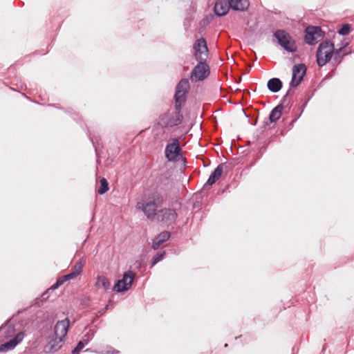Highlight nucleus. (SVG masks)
Instances as JSON below:
<instances>
[{
    "label": "nucleus",
    "instance_id": "f257e3e1",
    "mask_svg": "<svg viewBox=\"0 0 354 354\" xmlns=\"http://www.w3.org/2000/svg\"><path fill=\"white\" fill-rule=\"evenodd\" d=\"M160 184L167 186V189H164L160 185L159 187L151 191L147 196L145 200H142V203L137 204V207L141 209L144 214L150 221L156 219L157 208L166 202L167 199V191L172 189L173 182L169 177H161Z\"/></svg>",
    "mask_w": 354,
    "mask_h": 354
},
{
    "label": "nucleus",
    "instance_id": "f03ea898",
    "mask_svg": "<svg viewBox=\"0 0 354 354\" xmlns=\"http://www.w3.org/2000/svg\"><path fill=\"white\" fill-rule=\"evenodd\" d=\"M9 320L0 327V333H3V337L8 339L12 337L9 341L0 345V353L7 352L13 350L19 343H21L24 337L25 332L21 331L15 335L16 330L13 324H8Z\"/></svg>",
    "mask_w": 354,
    "mask_h": 354
},
{
    "label": "nucleus",
    "instance_id": "7ed1b4c3",
    "mask_svg": "<svg viewBox=\"0 0 354 354\" xmlns=\"http://www.w3.org/2000/svg\"><path fill=\"white\" fill-rule=\"evenodd\" d=\"M183 119L181 109L174 111H168L159 115L156 126L160 128L170 129L181 124Z\"/></svg>",
    "mask_w": 354,
    "mask_h": 354
},
{
    "label": "nucleus",
    "instance_id": "20e7f679",
    "mask_svg": "<svg viewBox=\"0 0 354 354\" xmlns=\"http://www.w3.org/2000/svg\"><path fill=\"white\" fill-rule=\"evenodd\" d=\"M335 46L330 40L322 41L316 51V62L319 67L326 65L332 59Z\"/></svg>",
    "mask_w": 354,
    "mask_h": 354
},
{
    "label": "nucleus",
    "instance_id": "39448f33",
    "mask_svg": "<svg viewBox=\"0 0 354 354\" xmlns=\"http://www.w3.org/2000/svg\"><path fill=\"white\" fill-rule=\"evenodd\" d=\"M190 88L189 80L186 78L181 79L176 86L174 100L176 109H182L186 102L187 94Z\"/></svg>",
    "mask_w": 354,
    "mask_h": 354
},
{
    "label": "nucleus",
    "instance_id": "423d86ee",
    "mask_svg": "<svg viewBox=\"0 0 354 354\" xmlns=\"http://www.w3.org/2000/svg\"><path fill=\"white\" fill-rule=\"evenodd\" d=\"M274 37L277 39L279 44L287 52L295 53L297 46L295 40L284 30H277L274 32Z\"/></svg>",
    "mask_w": 354,
    "mask_h": 354
},
{
    "label": "nucleus",
    "instance_id": "0eeeda50",
    "mask_svg": "<svg viewBox=\"0 0 354 354\" xmlns=\"http://www.w3.org/2000/svg\"><path fill=\"white\" fill-rule=\"evenodd\" d=\"M198 64L191 71L190 79L192 82L203 81L206 79L209 73L210 69L206 61H197Z\"/></svg>",
    "mask_w": 354,
    "mask_h": 354
},
{
    "label": "nucleus",
    "instance_id": "6e6552de",
    "mask_svg": "<svg viewBox=\"0 0 354 354\" xmlns=\"http://www.w3.org/2000/svg\"><path fill=\"white\" fill-rule=\"evenodd\" d=\"M178 214L173 208L165 207L156 212V218L158 221L169 226L176 223Z\"/></svg>",
    "mask_w": 354,
    "mask_h": 354
},
{
    "label": "nucleus",
    "instance_id": "1a4fd4ad",
    "mask_svg": "<svg viewBox=\"0 0 354 354\" xmlns=\"http://www.w3.org/2000/svg\"><path fill=\"white\" fill-rule=\"evenodd\" d=\"M324 35V32L319 26H309L305 30L304 41L308 45H315Z\"/></svg>",
    "mask_w": 354,
    "mask_h": 354
},
{
    "label": "nucleus",
    "instance_id": "9d476101",
    "mask_svg": "<svg viewBox=\"0 0 354 354\" xmlns=\"http://www.w3.org/2000/svg\"><path fill=\"white\" fill-rule=\"evenodd\" d=\"M171 143H168L165 149V158L169 162H176L181 155V149L178 138H172Z\"/></svg>",
    "mask_w": 354,
    "mask_h": 354
},
{
    "label": "nucleus",
    "instance_id": "9b49d317",
    "mask_svg": "<svg viewBox=\"0 0 354 354\" xmlns=\"http://www.w3.org/2000/svg\"><path fill=\"white\" fill-rule=\"evenodd\" d=\"M194 57L196 61H206L208 57L209 50L207 42L203 37L197 39L193 46Z\"/></svg>",
    "mask_w": 354,
    "mask_h": 354
},
{
    "label": "nucleus",
    "instance_id": "f8f14e48",
    "mask_svg": "<svg viewBox=\"0 0 354 354\" xmlns=\"http://www.w3.org/2000/svg\"><path fill=\"white\" fill-rule=\"evenodd\" d=\"M134 274L131 270L125 272L122 279H119L115 284L113 289L117 292L128 290L133 281Z\"/></svg>",
    "mask_w": 354,
    "mask_h": 354
},
{
    "label": "nucleus",
    "instance_id": "ddd939ff",
    "mask_svg": "<svg viewBox=\"0 0 354 354\" xmlns=\"http://www.w3.org/2000/svg\"><path fill=\"white\" fill-rule=\"evenodd\" d=\"M306 72V67L304 64H295L292 67V75L290 82L289 84L290 87L297 86L303 80L304 76Z\"/></svg>",
    "mask_w": 354,
    "mask_h": 354
},
{
    "label": "nucleus",
    "instance_id": "4468645a",
    "mask_svg": "<svg viewBox=\"0 0 354 354\" xmlns=\"http://www.w3.org/2000/svg\"><path fill=\"white\" fill-rule=\"evenodd\" d=\"M69 323L68 318L58 321L54 328L55 336L65 340L69 328Z\"/></svg>",
    "mask_w": 354,
    "mask_h": 354
},
{
    "label": "nucleus",
    "instance_id": "2eb2a0df",
    "mask_svg": "<svg viewBox=\"0 0 354 354\" xmlns=\"http://www.w3.org/2000/svg\"><path fill=\"white\" fill-rule=\"evenodd\" d=\"M224 164H219L216 169L212 172L207 182L203 187V190H206L210 188L212 185H213L216 180L221 177L223 171Z\"/></svg>",
    "mask_w": 354,
    "mask_h": 354
},
{
    "label": "nucleus",
    "instance_id": "dca6fc26",
    "mask_svg": "<svg viewBox=\"0 0 354 354\" xmlns=\"http://www.w3.org/2000/svg\"><path fill=\"white\" fill-rule=\"evenodd\" d=\"M65 340L55 336L50 339L44 346V352L46 353H52L57 351L63 346Z\"/></svg>",
    "mask_w": 354,
    "mask_h": 354
},
{
    "label": "nucleus",
    "instance_id": "f3484780",
    "mask_svg": "<svg viewBox=\"0 0 354 354\" xmlns=\"http://www.w3.org/2000/svg\"><path fill=\"white\" fill-rule=\"evenodd\" d=\"M75 278V277L71 272L67 274L60 277L59 279H57V281L51 287H50L46 292H44L42 294L41 297H43L44 299H47L48 297V293L50 290H54L58 288L62 284H64V282L73 279Z\"/></svg>",
    "mask_w": 354,
    "mask_h": 354
},
{
    "label": "nucleus",
    "instance_id": "a211bd4d",
    "mask_svg": "<svg viewBox=\"0 0 354 354\" xmlns=\"http://www.w3.org/2000/svg\"><path fill=\"white\" fill-rule=\"evenodd\" d=\"M230 8L229 1L218 0L214 5V11L216 16L223 17L227 14Z\"/></svg>",
    "mask_w": 354,
    "mask_h": 354
},
{
    "label": "nucleus",
    "instance_id": "6ab92c4d",
    "mask_svg": "<svg viewBox=\"0 0 354 354\" xmlns=\"http://www.w3.org/2000/svg\"><path fill=\"white\" fill-rule=\"evenodd\" d=\"M94 337V332L90 330L88 332L84 335V337L82 340H80L76 347L73 350V354H79L80 351L84 348V347L88 344V342L93 339Z\"/></svg>",
    "mask_w": 354,
    "mask_h": 354
},
{
    "label": "nucleus",
    "instance_id": "aec40b11",
    "mask_svg": "<svg viewBox=\"0 0 354 354\" xmlns=\"http://www.w3.org/2000/svg\"><path fill=\"white\" fill-rule=\"evenodd\" d=\"M229 5L230 8L236 11H244L249 7L248 0H230Z\"/></svg>",
    "mask_w": 354,
    "mask_h": 354
},
{
    "label": "nucleus",
    "instance_id": "412c9836",
    "mask_svg": "<svg viewBox=\"0 0 354 354\" xmlns=\"http://www.w3.org/2000/svg\"><path fill=\"white\" fill-rule=\"evenodd\" d=\"M267 87L270 92L277 93L282 88V82L277 77L271 78L268 81Z\"/></svg>",
    "mask_w": 354,
    "mask_h": 354
},
{
    "label": "nucleus",
    "instance_id": "4be33fe9",
    "mask_svg": "<svg viewBox=\"0 0 354 354\" xmlns=\"http://www.w3.org/2000/svg\"><path fill=\"white\" fill-rule=\"evenodd\" d=\"M283 109V104L276 106L270 113L268 120L270 122H277L281 117Z\"/></svg>",
    "mask_w": 354,
    "mask_h": 354
},
{
    "label": "nucleus",
    "instance_id": "5701e85b",
    "mask_svg": "<svg viewBox=\"0 0 354 354\" xmlns=\"http://www.w3.org/2000/svg\"><path fill=\"white\" fill-rule=\"evenodd\" d=\"M95 286L97 288H102L104 290H107L110 289L111 283L107 277L101 275L97 277Z\"/></svg>",
    "mask_w": 354,
    "mask_h": 354
},
{
    "label": "nucleus",
    "instance_id": "b1692460",
    "mask_svg": "<svg viewBox=\"0 0 354 354\" xmlns=\"http://www.w3.org/2000/svg\"><path fill=\"white\" fill-rule=\"evenodd\" d=\"M83 267L84 263L81 261H78L73 267L71 272L76 277L82 272Z\"/></svg>",
    "mask_w": 354,
    "mask_h": 354
},
{
    "label": "nucleus",
    "instance_id": "393cba45",
    "mask_svg": "<svg viewBox=\"0 0 354 354\" xmlns=\"http://www.w3.org/2000/svg\"><path fill=\"white\" fill-rule=\"evenodd\" d=\"M335 52H336V49L334 48V53H333V63L336 66H338L342 62V59L343 58L348 55V54L351 53V52H346V51H343L342 53H340L339 55V57H335Z\"/></svg>",
    "mask_w": 354,
    "mask_h": 354
},
{
    "label": "nucleus",
    "instance_id": "a878e982",
    "mask_svg": "<svg viewBox=\"0 0 354 354\" xmlns=\"http://www.w3.org/2000/svg\"><path fill=\"white\" fill-rule=\"evenodd\" d=\"M109 190V183L107 180L102 178L100 180V187L99 188L97 192L99 194L102 195L105 194Z\"/></svg>",
    "mask_w": 354,
    "mask_h": 354
},
{
    "label": "nucleus",
    "instance_id": "bb28decb",
    "mask_svg": "<svg viewBox=\"0 0 354 354\" xmlns=\"http://www.w3.org/2000/svg\"><path fill=\"white\" fill-rule=\"evenodd\" d=\"M165 254V251L156 253L151 260V267L154 266L157 263L160 261L164 258Z\"/></svg>",
    "mask_w": 354,
    "mask_h": 354
},
{
    "label": "nucleus",
    "instance_id": "cd10ccee",
    "mask_svg": "<svg viewBox=\"0 0 354 354\" xmlns=\"http://www.w3.org/2000/svg\"><path fill=\"white\" fill-rule=\"evenodd\" d=\"M351 30V25L348 24H344L340 29L338 30L337 32L339 35L344 36L349 33Z\"/></svg>",
    "mask_w": 354,
    "mask_h": 354
},
{
    "label": "nucleus",
    "instance_id": "c85d7f7f",
    "mask_svg": "<svg viewBox=\"0 0 354 354\" xmlns=\"http://www.w3.org/2000/svg\"><path fill=\"white\" fill-rule=\"evenodd\" d=\"M157 238L159 239L162 242L165 243L167 241L171 236V233L168 231H163L158 234Z\"/></svg>",
    "mask_w": 354,
    "mask_h": 354
},
{
    "label": "nucleus",
    "instance_id": "c756f323",
    "mask_svg": "<svg viewBox=\"0 0 354 354\" xmlns=\"http://www.w3.org/2000/svg\"><path fill=\"white\" fill-rule=\"evenodd\" d=\"M348 41H342L340 44L339 48L336 49L335 57H339V53H342L343 51H345L344 49L348 46Z\"/></svg>",
    "mask_w": 354,
    "mask_h": 354
},
{
    "label": "nucleus",
    "instance_id": "7c9ffc66",
    "mask_svg": "<svg viewBox=\"0 0 354 354\" xmlns=\"http://www.w3.org/2000/svg\"><path fill=\"white\" fill-rule=\"evenodd\" d=\"M162 243H163V242H162L159 239L157 238V236H156L155 239L153 240L151 247L154 250H156L159 248L160 245Z\"/></svg>",
    "mask_w": 354,
    "mask_h": 354
},
{
    "label": "nucleus",
    "instance_id": "2f4dec72",
    "mask_svg": "<svg viewBox=\"0 0 354 354\" xmlns=\"http://www.w3.org/2000/svg\"><path fill=\"white\" fill-rule=\"evenodd\" d=\"M288 96H286V95L282 97L281 99V102L280 104H283V106H285V103L287 101V97Z\"/></svg>",
    "mask_w": 354,
    "mask_h": 354
},
{
    "label": "nucleus",
    "instance_id": "473e14b6",
    "mask_svg": "<svg viewBox=\"0 0 354 354\" xmlns=\"http://www.w3.org/2000/svg\"><path fill=\"white\" fill-rule=\"evenodd\" d=\"M268 122H264L263 124L262 125V127H261V131L262 132L264 131V130L266 129V127L268 126Z\"/></svg>",
    "mask_w": 354,
    "mask_h": 354
},
{
    "label": "nucleus",
    "instance_id": "72a5a7b5",
    "mask_svg": "<svg viewBox=\"0 0 354 354\" xmlns=\"http://www.w3.org/2000/svg\"><path fill=\"white\" fill-rule=\"evenodd\" d=\"M292 91H291V88H289L285 95H286V96H289V95H292Z\"/></svg>",
    "mask_w": 354,
    "mask_h": 354
},
{
    "label": "nucleus",
    "instance_id": "f704fd0d",
    "mask_svg": "<svg viewBox=\"0 0 354 354\" xmlns=\"http://www.w3.org/2000/svg\"><path fill=\"white\" fill-rule=\"evenodd\" d=\"M90 301L89 298L87 297V298H85L84 300H83V302L84 304L86 303V302H88Z\"/></svg>",
    "mask_w": 354,
    "mask_h": 354
},
{
    "label": "nucleus",
    "instance_id": "c9c22d12",
    "mask_svg": "<svg viewBox=\"0 0 354 354\" xmlns=\"http://www.w3.org/2000/svg\"><path fill=\"white\" fill-rule=\"evenodd\" d=\"M117 353H118V351H113L111 353H109V352H108L107 354H117Z\"/></svg>",
    "mask_w": 354,
    "mask_h": 354
},
{
    "label": "nucleus",
    "instance_id": "e433bc0d",
    "mask_svg": "<svg viewBox=\"0 0 354 354\" xmlns=\"http://www.w3.org/2000/svg\"><path fill=\"white\" fill-rule=\"evenodd\" d=\"M96 156H97V164L100 165V160H99L98 156H97V153H96Z\"/></svg>",
    "mask_w": 354,
    "mask_h": 354
},
{
    "label": "nucleus",
    "instance_id": "4c0bfd02",
    "mask_svg": "<svg viewBox=\"0 0 354 354\" xmlns=\"http://www.w3.org/2000/svg\"><path fill=\"white\" fill-rule=\"evenodd\" d=\"M306 103L304 104V107L302 108L301 113H302L304 111V108L306 106ZM301 113L299 114V117L301 115Z\"/></svg>",
    "mask_w": 354,
    "mask_h": 354
},
{
    "label": "nucleus",
    "instance_id": "58836bf2",
    "mask_svg": "<svg viewBox=\"0 0 354 354\" xmlns=\"http://www.w3.org/2000/svg\"><path fill=\"white\" fill-rule=\"evenodd\" d=\"M286 106H288L290 107V106H291V105H290V102H288V103L286 104Z\"/></svg>",
    "mask_w": 354,
    "mask_h": 354
},
{
    "label": "nucleus",
    "instance_id": "ea45409f",
    "mask_svg": "<svg viewBox=\"0 0 354 354\" xmlns=\"http://www.w3.org/2000/svg\"><path fill=\"white\" fill-rule=\"evenodd\" d=\"M297 118H295V119L292 121V122H295L296 120H297Z\"/></svg>",
    "mask_w": 354,
    "mask_h": 354
},
{
    "label": "nucleus",
    "instance_id": "a19ab883",
    "mask_svg": "<svg viewBox=\"0 0 354 354\" xmlns=\"http://www.w3.org/2000/svg\"><path fill=\"white\" fill-rule=\"evenodd\" d=\"M227 346H228L227 344H225L224 346L227 347Z\"/></svg>",
    "mask_w": 354,
    "mask_h": 354
},
{
    "label": "nucleus",
    "instance_id": "79ce46f5",
    "mask_svg": "<svg viewBox=\"0 0 354 354\" xmlns=\"http://www.w3.org/2000/svg\"><path fill=\"white\" fill-rule=\"evenodd\" d=\"M257 124V121L254 122V123L253 124V125H256Z\"/></svg>",
    "mask_w": 354,
    "mask_h": 354
}]
</instances>
